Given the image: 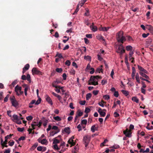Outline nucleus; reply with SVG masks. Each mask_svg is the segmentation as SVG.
<instances>
[{
    "mask_svg": "<svg viewBox=\"0 0 153 153\" xmlns=\"http://www.w3.org/2000/svg\"><path fill=\"white\" fill-rule=\"evenodd\" d=\"M108 141V140L107 139L105 140L102 143H101L100 144V146L102 147L104 146V144H105L106 142Z\"/></svg>",
    "mask_w": 153,
    "mask_h": 153,
    "instance_id": "nucleus-45",
    "label": "nucleus"
},
{
    "mask_svg": "<svg viewBox=\"0 0 153 153\" xmlns=\"http://www.w3.org/2000/svg\"><path fill=\"white\" fill-rule=\"evenodd\" d=\"M53 148L54 149L56 150H59L60 149V147H59L56 144H55L53 145Z\"/></svg>",
    "mask_w": 153,
    "mask_h": 153,
    "instance_id": "nucleus-43",
    "label": "nucleus"
},
{
    "mask_svg": "<svg viewBox=\"0 0 153 153\" xmlns=\"http://www.w3.org/2000/svg\"><path fill=\"white\" fill-rule=\"evenodd\" d=\"M97 39L99 40H102L103 41H105V39H104L103 36L101 35H98L96 36Z\"/></svg>",
    "mask_w": 153,
    "mask_h": 153,
    "instance_id": "nucleus-23",
    "label": "nucleus"
},
{
    "mask_svg": "<svg viewBox=\"0 0 153 153\" xmlns=\"http://www.w3.org/2000/svg\"><path fill=\"white\" fill-rule=\"evenodd\" d=\"M64 130L65 132L68 134H69L70 133V128L69 127L65 128H64Z\"/></svg>",
    "mask_w": 153,
    "mask_h": 153,
    "instance_id": "nucleus-22",
    "label": "nucleus"
},
{
    "mask_svg": "<svg viewBox=\"0 0 153 153\" xmlns=\"http://www.w3.org/2000/svg\"><path fill=\"white\" fill-rule=\"evenodd\" d=\"M59 131V130H58V131H53L50 132V135L51 136H53L55 134L58 133Z\"/></svg>",
    "mask_w": 153,
    "mask_h": 153,
    "instance_id": "nucleus-24",
    "label": "nucleus"
},
{
    "mask_svg": "<svg viewBox=\"0 0 153 153\" xmlns=\"http://www.w3.org/2000/svg\"><path fill=\"white\" fill-rule=\"evenodd\" d=\"M43 122H44L43 123V125L44 126H46L47 125L48 120H45L43 121Z\"/></svg>",
    "mask_w": 153,
    "mask_h": 153,
    "instance_id": "nucleus-48",
    "label": "nucleus"
},
{
    "mask_svg": "<svg viewBox=\"0 0 153 153\" xmlns=\"http://www.w3.org/2000/svg\"><path fill=\"white\" fill-rule=\"evenodd\" d=\"M114 95L115 97H118L119 96V93H118V91H115L114 93Z\"/></svg>",
    "mask_w": 153,
    "mask_h": 153,
    "instance_id": "nucleus-53",
    "label": "nucleus"
},
{
    "mask_svg": "<svg viewBox=\"0 0 153 153\" xmlns=\"http://www.w3.org/2000/svg\"><path fill=\"white\" fill-rule=\"evenodd\" d=\"M107 81L106 79H103L102 80L101 84L102 85H104L107 83Z\"/></svg>",
    "mask_w": 153,
    "mask_h": 153,
    "instance_id": "nucleus-55",
    "label": "nucleus"
},
{
    "mask_svg": "<svg viewBox=\"0 0 153 153\" xmlns=\"http://www.w3.org/2000/svg\"><path fill=\"white\" fill-rule=\"evenodd\" d=\"M92 96L91 93H89L86 95V98L87 100H88Z\"/></svg>",
    "mask_w": 153,
    "mask_h": 153,
    "instance_id": "nucleus-29",
    "label": "nucleus"
},
{
    "mask_svg": "<svg viewBox=\"0 0 153 153\" xmlns=\"http://www.w3.org/2000/svg\"><path fill=\"white\" fill-rule=\"evenodd\" d=\"M84 23L88 26H89L90 23L89 22V20L88 19H85L84 20Z\"/></svg>",
    "mask_w": 153,
    "mask_h": 153,
    "instance_id": "nucleus-28",
    "label": "nucleus"
},
{
    "mask_svg": "<svg viewBox=\"0 0 153 153\" xmlns=\"http://www.w3.org/2000/svg\"><path fill=\"white\" fill-rule=\"evenodd\" d=\"M39 97V99L38 100H37L35 103V105H39L40 102L41 101V99L39 97Z\"/></svg>",
    "mask_w": 153,
    "mask_h": 153,
    "instance_id": "nucleus-38",
    "label": "nucleus"
},
{
    "mask_svg": "<svg viewBox=\"0 0 153 153\" xmlns=\"http://www.w3.org/2000/svg\"><path fill=\"white\" fill-rule=\"evenodd\" d=\"M120 148V146L117 144H114L112 146L110 147V148L114 149H117Z\"/></svg>",
    "mask_w": 153,
    "mask_h": 153,
    "instance_id": "nucleus-32",
    "label": "nucleus"
},
{
    "mask_svg": "<svg viewBox=\"0 0 153 153\" xmlns=\"http://www.w3.org/2000/svg\"><path fill=\"white\" fill-rule=\"evenodd\" d=\"M90 27L91 30L93 32H95L98 30L97 27L94 25H90Z\"/></svg>",
    "mask_w": 153,
    "mask_h": 153,
    "instance_id": "nucleus-12",
    "label": "nucleus"
},
{
    "mask_svg": "<svg viewBox=\"0 0 153 153\" xmlns=\"http://www.w3.org/2000/svg\"><path fill=\"white\" fill-rule=\"evenodd\" d=\"M79 149L78 146H76L74 148V149H73L72 151V153H76L78 151Z\"/></svg>",
    "mask_w": 153,
    "mask_h": 153,
    "instance_id": "nucleus-15",
    "label": "nucleus"
},
{
    "mask_svg": "<svg viewBox=\"0 0 153 153\" xmlns=\"http://www.w3.org/2000/svg\"><path fill=\"white\" fill-rule=\"evenodd\" d=\"M17 130L19 132H22L24 130V128L22 127V128L18 127L17 128Z\"/></svg>",
    "mask_w": 153,
    "mask_h": 153,
    "instance_id": "nucleus-49",
    "label": "nucleus"
},
{
    "mask_svg": "<svg viewBox=\"0 0 153 153\" xmlns=\"http://www.w3.org/2000/svg\"><path fill=\"white\" fill-rule=\"evenodd\" d=\"M125 62L126 65L127 67H128L129 65L128 62V56L126 55L125 57Z\"/></svg>",
    "mask_w": 153,
    "mask_h": 153,
    "instance_id": "nucleus-20",
    "label": "nucleus"
},
{
    "mask_svg": "<svg viewBox=\"0 0 153 153\" xmlns=\"http://www.w3.org/2000/svg\"><path fill=\"white\" fill-rule=\"evenodd\" d=\"M38 142L39 143H41L42 144L46 145L47 144V141L46 139H43L41 141H39V140H38Z\"/></svg>",
    "mask_w": 153,
    "mask_h": 153,
    "instance_id": "nucleus-14",
    "label": "nucleus"
},
{
    "mask_svg": "<svg viewBox=\"0 0 153 153\" xmlns=\"http://www.w3.org/2000/svg\"><path fill=\"white\" fill-rule=\"evenodd\" d=\"M99 91L98 90H94L93 91V93L94 95H96L98 94Z\"/></svg>",
    "mask_w": 153,
    "mask_h": 153,
    "instance_id": "nucleus-62",
    "label": "nucleus"
},
{
    "mask_svg": "<svg viewBox=\"0 0 153 153\" xmlns=\"http://www.w3.org/2000/svg\"><path fill=\"white\" fill-rule=\"evenodd\" d=\"M33 117L31 116H29L27 117L26 118V119L28 121L31 120L33 119Z\"/></svg>",
    "mask_w": 153,
    "mask_h": 153,
    "instance_id": "nucleus-50",
    "label": "nucleus"
},
{
    "mask_svg": "<svg viewBox=\"0 0 153 153\" xmlns=\"http://www.w3.org/2000/svg\"><path fill=\"white\" fill-rule=\"evenodd\" d=\"M102 78L101 76H91L89 80L91 81V83L92 85H95L98 84V79H101Z\"/></svg>",
    "mask_w": 153,
    "mask_h": 153,
    "instance_id": "nucleus-2",
    "label": "nucleus"
},
{
    "mask_svg": "<svg viewBox=\"0 0 153 153\" xmlns=\"http://www.w3.org/2000/svg\"><path fill=\"white\" fill-rule=\"evenodd\" d=\"M89 69L91 70V71L89 72L90 74H92L94 73V69L93 68H86L85 70L87 71Z\"/></svg>",
    "mask_w": 153,
    "mask_h": 153,
    "instance_id": "nucleus-16",
    "label": "nucleus"
},
{
    "mask_svg": "<svg viewBox=\"0 0 153 153\" xmlns=\"http://www.w3.org/2000/svg\"><path fill=\"white\" fill-rule=\"evenodd\" d=\"M126 49L127 51H131L132 49V47L131 45H128L126 47Z\"/></svg>",
    "mask_w": 153,
    "mask_h": 153,
    "instance_id": "nucleus-33",
    "label": "nucleus"
},
{
    "mask_svg": "<svg viewBox=\"0 0 153 153\" xmlns=\"http://www.w3.org/2000/svg\"><path fill=\"white\" fill-rule=\"evenodd\" d=\"M19 93L18 92L16 93V95L18 96H19L20 95H22L23 94V91H21V90H19Z\"/></svg>",
    "mask_w": 153,
    "mask_h": 153,
    "instance_id": "nucleus-59",
    "label": "nucleus"
},
{
    "mask_svg": "<svg viewBox=\"0 0 153 153\" xmlns=\"http://www.w3.org/2000/svg\"><path fill=\"white\" fill-rule=\"evenodd\" d=\"M13 117L15 120H18V117L16 115L14 114L13 115Z\"/></svg>",
    "mask_w": 153,
    "mask_h": 153,
    "instance_id": "nucleus-51",
    "label": "nucleus"
},
{
    "mask_svg": "<svg viewBox=\"0 0 153 153\" xmlns=\"http://www.w3.org/2000/svg\"><path fill=\"white\" fill-rule=\"evenodd\" d=\"M149 35V33L147 34L144 33L142 34V36L143 37L145 38L147 37Z\"/></svg>",
    "mask_w": 153,
    "mask_h": 153,
    "instance_id": "nucleus-57",
    "label": "nucleus"
},
{
    "mask_svg": "<svg viewBox=\"0 0 153 153\" xmlns=\"http://www.w3.org/2000/svg\"><path fill=\"white\" fill-rule=\"evenodd\" d=\"M139 74H140L143 77H145L146 79H149V76H147L146 74L145 73L142 72L140 71Z\"/></svg>",
    "mask_w": 153,
    "mask_h": 153,
    "instance_id": "nucleus-19",
    "label": "nucleus"
},
{
    "mask_svg": "<svg viewBox=\"0 0 153 153\" xmlns=\"http://www.w3.org/2000/svg\"><path fill=\"white\" fill-rule=\"evenodd\" d=\"M121 92L126 96H127L129 94L128 92L126 90H121Z\"/></svg>",
    "mask_w": 153,
    "mask_h": 153,
    "instance_id": "nucleus-25",
    "label": "nucleus"
},
{
    "mask_svg": "<svg viewBox=\"0 0 153 153\" xmlns=\"http://www.w3.org/2000/svg\"><path fill=\"white\" fill-rule=\"evenodd\" d=\"M56 71L57 72L61 73L62 71V69L61 68H57L56 69Z\"/></svg>",
    "mask_w": 153,
    "mask_h": 153,
    "instance_id": "nucleus-47",
    "label": "nucleus"
},
{
    "mask_svg": "<svg viewBox=\"0 0 153 153\" xmlns=\"http://www.w3.org/2000/svg\"><path fill=\"white\" fill-rule=\"evenodd\" d=\"M132 56H129V59L130 61H131V62L132 63H133V62H134V58L133 57H132Z\"/></svg>",
    "mask_w": 153,
    "mask_h": 153,
    "instance_id": "nucleus-46",
    "label": "nucleus"
},
{
    "mask_svg": "<svg viewBox=\"0 0 153 153\" xmlns=\"http://www.w3.org/2000/svg\"><path fill=\"white\" fill-rule=\"evenodd\" d=\"M110 27H100L99 28V30L100 31H107L110 28Z\"/></svg>",
    "mask_w": 153,
    "mask_h": 153,
    "instance_id": "nucleus-9",
    "label": "nucleus"
},
{
    "mask_svg": "<svg viewBox=\"0 0 153 153\" xmlns=\"http://www.w3.org/2000/svg\"><path fill=\"white\" fill-rule=\"evenodd\" d=\"M135 78L137 82L139 83H140V79H139V76L138 73L136 74L135 76Z\"/></svg>",
    "mask_w": 153,
    "mask_h": 153,
    "instance_id": "nucleus-30",
    "label": "nucleus"
},
{
    "mask_svg": "<svg viewBox=\"0 0 153 153\" xmlns=\"http://www.w3.org/2000/svg\"><path fill=\"white\" fill-rule=\"evenodd\" d=\"M55 57H58L59 58H62L63 56L61 53H59L58 52H57V53L55 56Z\"/></svg>",
    "mask_w": 153,
    "mask_h": 153,
    "instance_id": "nucleus-36",
    "label": "nucleus"
},
{
    "mask_svg": "<svg viewBox=\"0 0 153 153\" xmlns=\"http://www.w3.org/2000/svg\"><path fill=\"white\" fill-rule=\"evenodd\" d=\"M116 52L118 53H120V55H122L125 52L124 47L122 44H120L117 47Z\"/></svg>",
    "mask_w": 153,
    "mask_h": 153,
    "instance_id": "nucleus-4",
    "label": "nucleus"
},
{
    "mask_svg": "<svg viewBox=\"0 0 153 153\" xmlns=\"http://www.w3.org/2000/svg\"><path fill=\"white\" fill-rule=\"evenodd\" d=\"M52 86L55 88H59L62 90V92L63 93L65 91L63 89V87H61L60 86H57L54 85L53 82L52 84Z\"/></svg>",
    "mask_w": 153,
    "mask_h": 153,
    "instance_id": "nucleus-11",
    "label": "nucleus"
},
{
    "mask_svg": "<svg viewBox=\"0 0 153 153\" xmlns=\"http://www.w3.org/2000/svg\"><path fill=\"white\" fill-rule=\"evenodd\" d=\"M14 141L13 140H12L11 142H9V145L10 146H12L14 145Z\"/></svg>",
    "mask_w": 153,
    "mask_h": 153,
    "instance_id": "nucleus-63",
    "label": "nucleus"
},
{
    "mask_svg": "<svg viewBox=\"0 0 153 153\" xmlns=\"http://www.w3.org/2000/svg\"><path fill=\"white\" fill-rule=\"evenodd\" d=\"M82 114L83 112H82L80 110H78L76 112V116H77V117H79L81 116H82Z\"/></svg>",
    "mask_w": 153,
    "mask_h": 153,
    "instance_id": "nucleus-18",
    "label": "nucleus"
},
{
    "mask_svg": "<svg viewBox=\"0 0 153 153\" xmlns=\"http://www.w3.org/2000/svg\"><path fill=\"white\" fill-rule=\"evenodd\" d=\"M32 71L33 74L42 75V72L36 68H33Z\"/></svg>",
    "mask_w": 153,
    "mask_h": 153,
    "instance_id": "nucleus-6",
    "label": "nucleus"
},
{
    "mask_svg": "<svg viewBox=\"0 0 153 153\" xmlns=\"http://www.w3.org/2000/svg\"><path fill=\"white\" fill-rule=\"evenodd\" d=\"M98 130V128H96L95 125H94L92 126L91 128V131L93 133L95 132V131H97Z\"/></svg>",
    "mask_w": 153,
    "mask_h": 153,
    "instance_id": "nucleus-17",
    "label": "nucleus"
},
{
    "mask_svg": "<svg viewBox=\"0 0 153 153\" xmlns=\"http://www.w3.org/2000/svg\"><path fill=\"white\" fill-rule=\"evenodd\" d=\"M104 98L107 100H108L110 99V96L108 95H105L103 96Z\"/></svg>",
    "mask_w": 153,
    "mask_h": 153,
    "instance_id": "nucleus-39",
    "label": "nucleus"
},
{
    "mask_svg": "<svg viewBox=\"0 0 153 153\" xmlns=\"http://www.w3.org/2000/svg\"><path fill=\"white\" fill-rule=\"evenodd\" d=\"M59 141L58 140L55 139V138L53 139V144H56L59 143Z\"/></svg>",
    "mask_w": 153,
    "mask_h": 153,
    "instance_id": "nucleus-40",
    "label": "nucleus"
},
{
    "mask_svg": "<svg viewBox=\"0 0 153 153\" xmlns=\"http://www.w3.org/2000/svg\"><path fill=\"white\" fill-rule=\"evenodd\" d=\"M86 101L85 100L81 101L79 102L80 104L81 105H84L85 104Z\"/></svg>",
    "mask_w": 153,
    "mask_h": 153,
    "instance_id": "nucleus-60",
    "label": "nucleus"
},
{
    "mask_svg": "<svg viewBox=\"0 0 153 153\" xmlns=\"http://www.w3.org/2000/svg\"><path fill=\"white\" fill-rule=\"evenodd\" d=\"M10 100L11 102L12 105L14 107H16L19 104L17 101L15 99L14 96H13L10 97Z\"/></svg>",
    "mask_w": 153,
    "mask_h": 153,
    "instance_id": "nucleus-5",
    "label": "nucleus"
},
{
    "mask_svg": "<svg viewBox=\"0 0 153 153\" xmlns=\"http://www.w3.org/2000/svg\"><path fill=\"white\" fill-rule=\"evenodd\" d=\"M22 88L21 86H19L18 85H17L15 88V91L16 92V94L19 92V90H21Z\"/></svg>",
    "mask_w": 153,
    "mask_h": 153,
    "instance_id": "nucleus-13",
    "label": "nucleus"
},
{
    "mask_svg": "<svg viewBox=\"0 0 153 153\" xmlns=\"http://www.w3.org/2000/svg\"><path fill=\"white\" fill-rule=\"evenodd\" d=\"M53 119L57 121H60L61 120V118L59 116L54 117Z\"/></svg>",
    "mask_w": 153,
    "mask_h": 153,
    "instance_id": "nucleus-34",
    "label": "nucleus"
},
{
    "mask_svg": "<svg viewBox=\"0 0 153 153\" xmlns=\"http://www.w3.org/2000/svg\"><path fill=\"white\" fill-rule=\"evenodd\" d=\"M130 132V130L128 131V129H126L125 131H123V133L126 137H130L131 136V133Z\"/></svg>",
    "mask_w": 153,
    "mask_h": 153,
    "instance_id": "nucleus-7",
    "label": "nucleus"
},
{
    "mask_svg": "<svg viewBox=\"0 0 153 153\" xmlns=\"http://www.w3.org/2000/svg\"><path fill=\"white\" fill-rule=\"evenodd\" d=\"M148 27L147 28L150 32L153 31V27L150 25H147Z\"/></svg>",
    "mask_w": 153,
    "mask_h": 153,
    "instance_id": "nucleus-31",
    "label": "nucleus"
},
{
    "mask_svg": "<svg viewBox=\"0 0 153 153\" xmlns=\"http://www.w3.org/2000/svg\"><path fill=\"white\" fill-rule=\"evenodd\" d=\"M123 33L122 31L118 32L116 35V39L118 42L123 43L126 41V39L125 36H123Z\"/></svg>",
    "mask_w": 153,
    "mask_h": 153,
    "instance_id": "nucleus-1",
    "label": "nucleus"
},
{
    "mask_svg": "<svg viewBox=\"0 0 153 153\" xmlns=\"http://www.w3.org/2000/svg\"><path fill=\"white\" fill-rule=\"evenodd\" d=\"M126 37L128 39V41L130 42L131 41H133V39L131 36H126Z\"/></svg>",
    "mask_w": 153,
    "mask_h": 153,
    "instance_id": "nucleus-41",
    "label": "nucleus"
},
{
    "mask_svg": "<svg viewBox=\"0 0 153 153\" xmlns=\"http://www.w3.org/2000/svg\"><path fill=\"white\" fill-rule=\"evenodd\" d=\"M91 136L89 135H86L84 137L83 140L85 147H87L88 145L91 140Z\"/></svg>",
    "mask_w": 153,
    "mask_h": 153,
    "instance_id": "nucleus-3",
    "label": "nucleus"
},
{
    "mask_svg": "<svg viewBox=\"0 0 153 153\" xmlns=\"http://www.w3.org/2000/svg\"><path fill=\"white\" fill-rule=\"evenodd\" d=\"M132 100L136 103H138L139 102V100L136 97H133L132 98Z\"/></svg>",
    "mask_w": 153,
    "mask_h": 153,
    "instance_id": "nucleus-27",
    "label": "nucleus"
},
{
    "mask_svg": "<svg viewBox=\"0 0 153 153\" xmlns=\"http://www.w3.org/2000/svg\"><path fill=\"white\" fill-rule=\"evenodd\" d=\"M32 127H33L35 126H38L37 123H36V122H34L33 123L31 124Z\"/></svg>",
    "mask_w": 153,
    "mask_h": 153,
    "instance_id": "nucleus-56",
    "label": "nucleus"
},
{
    "mask_svg": "<svg viewBox=\"0 0 153 153\" xmlns=\"http://www.w3.org/2000/svg\"><path fill=\"white\" fill-rule=\"evenodd\" d=\"M100 71L102 72V70L101 68H98L95 71V73H100Z\"/></svg>",
    "mask_w": 153,
    "mask_h": 153,
    "instance_id": "nucleus-35",
    "label": "nucleus"
},
{
    "mask_svg": "<svg viewBox=\"0 0 153 153\" xmlns=\"http://www.w3.org/2000/svg\"><path fill=\"white\" fill-rule=\"evenodd\" d=\"M77 128L78 129V131H80L82 130L81 126L80 124H79L77 127Z\"/></svg>",
    "mask_w": 153,
    "mask_h": 153,
    "instance_id": "nucleus-61",
    "label": "nucleus"
},
{
    "mask_svg": "<svg viewBox=\"0 0 153 153\" xmlns=\"http://www.w3.org/2000/svg\"><path fill=\"white\" fill-rule=\"evenodd\" d=\"M139 70L140 71L144 73H147V71L146 70H145L143 68H138Z\"/></svg>",
    "mask_w": 153,
    "mask_h": 153,
    "instance_id": "nucleus-26",
    "label": "nucleus"
},
{
    "mask_svg": "<svg viewBox=\"0 0 153 153\" xmlns=\"http://www.w3.org/2000/svg\"><path fill=\"white\" fill-rule=\"evenodd\" d=\"M46 100L48 103L50 104L51 105H52L53 103L52 100L51 98L48 95H46Z\"/></svg>",
    "mask_w": 153,
    "mask_h": 153,
    "instance_id": "nucleus-10",
    "label": "nucleus"
},
{
    "mask_svg": "<svg viewBox=\"0 0 153 153\" xmlns=\"http://www.w3.org/2000/svg\"><path fill=\"white\" fill-rule=\"evenodd\" d=\"M90 109L89 108L86 107L85 108V112L86 114H88V113L90 112Z\"/></svg>",
    "mask_w": 153,
    "mask_h": 153,
    "instance_id": "nucleus-44",
    "label": "nucleus"
},
{
    "mask_svg": "<svg viewBox=\"0 0 153 153\" xmlns=\"http://www.w3.org/2000/svg\"><path fill=\"white\" fill-rule=\"evenodd\" d=\"M10 149L9 148L6 150L4 152V153H10Z\"/></svg>",
    "mask_w": 153,
    "mask_h": 153,
    "instance_id": "nucleus-64",
    "label": "nucleus"
},
{
    "mask_svg": "<svg viewBox=\"0 0 153 153\" xmlns=\"http://www.w3.org/2000/svg\"><path fill=\"white\" fill-rule=\"evenodd\" d=\"M71 63L70 61L69 60H67L65 62V65L67 66H69Z\"/></svg>",
    "mask_w": 153,
    "mask_h": 153,
    "instance_id": "nucleus-42",
    "label": "nucleus"
},
{
    "mask_svg": "<svg viewBox=\"0 0 153 153\" xmlns=\"http://www.w3.org/2000/svg\"><path fill=\"white\" fill-rule=\"evenodd\" d=\"M98 112L99 113L100 117H104L105 116L106 114V112L104 111H102V109L101 108H98Z\"/></svg>",
    "mask_w": 153,
    "mask_h": 153,
    "instance_id": "nucleus-8",
    "label": "nucleus"
},
{
    "mask_svg": "<svg viewBox=\"0 0 153 153\" xmlns=\"http://www.w3.org/2000/svg\"><path fill=\"white\" fill-rule=\"evenodd\" d=\"M87 123V120H86L84 119L82 120L81 122V124H84L85 125H86Z\"/></svg>",
    "mask_w": 153,
    "mask_h": 153,
    "instance_id": "nucleus-52",
    "label": "nucleus"
},
{
    "mask_svg": "<svg viewBox=\"0 0 153 153\" xmlns=\"http://www.w3.org/2000/svg\"><path fill=\"white\" fill-rule=\"evenodd\" d=\"M70 73L71 74L74 75L75 74V71L73 68H72L70 71Z\"/></svg>",
    "mask_w": 153,
    "mask_h": 153,
    "instance_id": "nucleus-54",
    "label": "nucleus"
},
{
    "mask_svg": "<svg viewBox=\"0 0 153 153\" xmlns=\"http://www.w3.org/2000/svg\"><path fill=\"white\" fill-rule=\"evenodd\" d=\"M38 146V143H35L30 148V150H33Z\"/></svg>",
    "mask_w": 153,
    "mask_h": 153,
    "instance_id": "nucleus-21",
    "label": "nucleus"
},
{
    "mask_svg": "<svg viewBox=\"0 0 153 153\" xmlns=\"http://www.w3.org/2000/svg\"><path fill=\"white\" fill-rule=\"evenodd\" d=\"M84 59L88 61L90 60L91 59V57L89 56H87L84 57Z\"/></svg>",
    "mask_w": 153,
    "mask_h": 153,
    "instance_id": "nucleus-58",
    "label": "nucleus"
},
{
    "mask_svg": "<svg viewBox=\"0 0 153 153\" xmlns=\"http://www.w3.org/2000/svg\"><path fill=\"white\" fill-rule=\"evenodd\" d=\"M42 59L41 58L39 59V60L37 61V64L39 66H40V65L42 63Z\"/></svg>",
    "mask_w": 153,
    "mask_h": 153,
    "instance_id": "nucleus-37",
    "label": "nucleus"
}]
</instances>
